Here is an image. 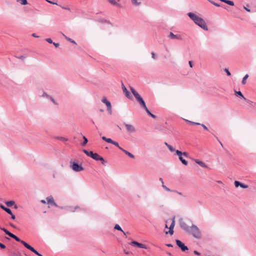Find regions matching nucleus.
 Segmentation results:
<instances>
[{
    "instance_id": "obj_21",
    "label": "nucleus",
    "mask_w": 256,
    "mask_h": 256,
    "mask_svg": "<svg viewBox=\"0 0 256 256\" xmlns=\"http://www.w3.org/2000/svg\"><path fill=\"white\" fill-rule=\"evenodd\" d=\"M102 138L106 141V142H108V143H110V144H112V142H113V140H112L111 138H106V136H102Z\"/></svg>"
},
{
    "instance_id": "obj_59",
    "label": "nucleus",
    "mask_w": 256,
    "mask_h": 256,
    "mask_svg": "<svg viewBox=\"0 0 256 256\" xmlns=\"http://www.w3.org/2000/svg\"><path fill=\"white\" fill-rule=\"evenodd\" d=\"M40 202H41L42 204H46V202L45 200H40Z\"/></svg>"
},
{
    "instance_id": "obj_15",
    "label": "nucleus",
    "mask_w": 256,
    "mask_h": 256,
    "mask_svg": "<svg viewBox=\"0 0 256 256\" xmlns=\"http://www.w3.org/2000/svg\"><path fill=\"white\" fill-rule=\"evenodd\" d=\"M108 1L112 4L120 8L122 6L118 2L120 0H108Z\"/></svg>"
},
{
    "instance_id": "obj_51",
    "label": "nucleus",
    "mask_w": 256,
    "mask_h": 256,
    "mask_svg": "<svg viewBox=\"0 0 256 256\" xmlns=\"http://www.w3.org/2000/svg\"><path fill=\"white\" fill-rule=\"evenodd\" d=\"M60 7L63 8V9H64V10H70V8L68 7H65V6H60Z\"/></svg>"
},
{
    "instance_id": "obj_45",
    "label": "nucleus",
    "mask_w": 256,
    "mask_h": 256,
    "mask_svg": "<svg viewBox=\"0 0 256 256\" xmlns=\"http://www.w3.org/2000/svg\"><path fill=\"white\" fill-rule=\"evenodd\" d=\"M50 100L53 102V104L55 105H57V102L55 101V100L51 96Z\"/></svg>"
},
{
    "instance_id": "obj_24",
    "label": "nucleus",
    "mask_w": 256,
    "mask_h": 256,
    "mask_svg": "<svg viewBox=\"0 0 256 256\" xmlns=\"http://www.w3.org/2000/svg\"><path fill=\"white\" fill-rule=\"evenodd\" d=\"M5 203L6 204V206L9 207L12 206L15 204L13 200L8 201L6 202Z\"/></svg>"
},
{
    "instance_id": "obj_49",
    "label": "nucleus",
    "mask_w": 256,
    "mask_h": 256,
    "mask_svg": "<svg viewBox=\"0 0 256 256\" xmlns=\"http://www.w3.org/2000/svg\"><path fill=\"white\" fill-rule=\"evenodd\" d=\"M182 156H184L186 157H188V154L186 152H182Z\"/></svg>"
},
{
    "instance_id": "obj_13",
    "label": "nucleus",
    "mask_w": 256,
    "mask_h": 256,
    "mask_svg": "<svg viewBox=\"0 0 256 256\" xmlns=\"http://www.w3.org/2000/svg\"><path fill=\"white\" fill-rule=\"evenodd\" d=\"M174 218H173L172 220V222L169 228V231L168 232H166V233L167 234L168 233H169L170 235H172L173 234H174Z\"/></svg>"
},
{
    "instance_id": "obj_48",
    "label": "nucleus",
    "mask_w": 256,
    "mask_h": 256,
    "mask_svg": "<svg viewBox=\"0 0 256 256\" xmlns=\"http://www.w3.org/2000/svg\"><path fill=\"white\" fill-rule=\"evenodd\" d=\"M47 2H48L50 4H56L58 5V4L56 2H53L52 1H50V0H46Z\"/></svg>"
},
{
    "instance_id": "obj_36",
    "label": "nucleus",
    "mask_w": 256,
    "mask_h": 256,
    "mask_svg": "<svg viewBox=\"0 0 256 256\" xmlns=\"http://www.w3.org/2000/svg\"><path fill=\"white\" fill-rule=\"evenodd\" d=\"M225 3L227 4H228L234 6V2L232 1L229 0H226L225 2Z\"/></svg>"
},
{
    "instance_id": "obj_23",
    "label": "nucleus",
    "mask_w": 256,
    "mask_h": 256,
    "mask_svg": "<svg viewBox=\"0 0 256 256\" xmlns=\"http://www.w3.org/2000/svg\"><path fill=\"white\" fill-rule=\"evenodd\" d=\"M114 228L115 230L122 232L124 234H126V232L123 231V230L122 229L121 227L118 224H116L114 226Z\"/></svg>"
},
{
    "instance_id": "obj_46",
    "label": "nucleus",
    "mask_w": 256,
    "mask_h": 256,
    "mask_svg": "<svg viewBox=\"0 0 256 256\" xmlns=\"http://www.w3.org/2000/svg\"><path fill=\"white\" fill-rule=\"evenodd\" d=\"M35 254L38 255V256H42L40 254L38 251H36L35 249L34 250L32 251Z\"/></svg>"
},
{
    "instance_id": "obj_42",
    "label": "nucleus",
    "mask_w": 256,
    "mask_h": 256,
    "mask_svg": "<svg viewBox=\"0 0 256 256\" xmlns=\"http://www.w3.org/2000/svg\"><path fill=\"white\" fill-rule=\"evenodd\" d=\"M162 188L166 190V191L168 192H171L172 190L169 188H168V187H166L165 185H164V184H162Z\"/></svg>"
},
{
    "instance_id": "obj_27",
    "label": "nucleus",
    "mask_w": 256,
    "mask_h": 256,
    "mask_svg": "<svg viewBox=\"0 0 256 256\" xmlns=\"http://www.w3.org/2000/svg\"><path fill=\"white\" fill-rule=\"evenodd\" d=\"M209 2L212 4H214V6H218V7H220V6H222V8H224V6H223V5H220L218 3H216L215 2H214V1H212L211 0H209Z\"/></svg>"
},
{
    "instance_id": "obj_20",
    "label": "nucleus",
    "mask_w": 256,
    "mask_h": 256,
    "mask_svg": "<svg viewBox=\"0 0 256 256\" xmlns=\"http://www.w3.org/2000/svg\"><path fill=\"white\" fill-rule=\"evenodd\" d=\"M90 154L92 155V158H93L94 160H98V158L99 156H100L99 154H98L96 153H94L93 154H91L90 153Z\"/></svg>"
},
{
    "instance_id": "obj_9",
    "label": "nucleus",
    "mask_w": 256,
    "mask_h": 256,
    "mask_svg": "<svg viewBox=\"0 0 256 256\" xmlns=\"http://www.w3.org/2000/svg\"><path fill=\"white\" fill-rule=\"evenodd\" d=\"M46 204L58 207L57 204L54 202V198L52 196L46 198Z\"/></svg>"
},
{
    "instance_id": "obj_54",
    "label": "nucleus",
    "mask_w": 256,
    "mask_h": 256,
    "mask_svg": "<svg viewBox=\"0 0 256 256\" xmlns=\"http://www.w3.org/2000/svg\"><path fill=\"white\" fill-rule=\"evenodd\" d=\"M173 192L177 193L178 194H179L180 196H182V192H178L176 190H173Z\"/></svg>"
},
{
    "instance_id": "obj_4",
    "label": "nucleus",
    "mask_w": 256,
    "mask_h": 256,
    "mask_svg": "<svg viewBox=\"0 0 256 256\" xmlns=\"http://www.w3.org/2000/svg\"><path fill=\"white\" fill-rule=\"evenodd\" d=\"M70 168L76 172H80L84 170L82 164H79L74 162H70Z\"/></svg>"
},
{
    "instance_id": "obj_63",
    "label": "nucleus",
    "mask_w": 256,
    "mask_h": 256,
    "mask_svg": "<svg viewBox=\"0 0 256 256\" xmlns=\"http://www.w3.org/2000/svg\"><path fill=\"white\" fill-rule=\"evenodd\" d=\"M186 122H190V124H194V122H191V121H190V120H186Z\"/></svg>"
},
{
    "instance_id": "obj_35",
    "label": "nucleus",
    "mask_w": 256,
    "mask_h": 256,
    "mask_svg": "<svg viewBox=\"0 0 256 256\" xmlns=\"http://www.w3.org/2000/svg\"><path fill=\"white\" fill-rule=\"evenodd\" d=\"M151 54H152V58L153 60H157L158 57V55H157V54H156L154 52H151Z\"/></svg>"
},
{
    "instance_id": "obj_52",
    "label": "nucleus",
    "mask_w": 256,
    "mask_h": 256,
    "mask_svg": "<svg viewBox=\"0 0 256 256\" xmlns=\"http://www.w3.org/2000/svg\"><path fill=\"white\" fill-rule=\"evenodd\" d=\"M0 247L2 248H6V246L4 244H2L0 242Z\"/></svg>"
},
{
    "instance_id": "obj_22",
    "label": "nucleus",
    "mask_w": 256,
    "mask_h": 256,
    "mask_svg": "<svg viewBox=\"0 0 256 256\" xmlns=\"http://www.w3.org/2000/svg\"><path fill=\"white\" fill-rule=\"evenodd\" d=\"M235 94L236 95V96H240L244 99V100H246V98L244 97V96L240 91H235Z\"/></svg>"
},
{
    "instance_id": "obj_56",
    "label": "nucleus",
    "mask_w": 256,
    "mask_h": 256,
    "mask_svg": "<svg viewBox=\"0 0 256 256\" xmlns=\"http://www.w3.org/2000/svg\"><path fill=\"white\" fill-rule=\"evenodd\" d=\"M32 36H33V37H34V38H39V36H37L35 33H33Z\"/></svg>"
},
{
    "instance_id": "obj_29",
    "label": "nucleus",
    "mask_w": 256,
    "mask_h": 256,
    "mask_svg": "<svg viewBox=\"0 0 256 256\" xmlns=\"http://www.w3.org/2000/svg\"><path fill=\"white\" fill-rule=\"evenodd\" d=\"M63 36L65 38L66 40H67L68 41L71 42L72 43H73L74 44H76V42L74 40H72V39L68 38L66 35H64V34H62Z\"/></svg>"
},
{
    "instance_id": "obj_7",
    "label": "nucleus",
    "mask_w": 256,
    "mask_h": 256,
    "mask_svg": "<svg viewBox=\"0 0 256 256\" xmlns=\"http://www.w3.org/2000/svg\"><path fill=\"white\" fill-rule=\"evenodd\" d=\"M176 154L178 156V158L182 162V163L184 164V166H187L188 164V162L186 160H184L182 158V152L180 150H176V154Z\"/></svg>"
},
{
    "instance_id": "obj_40",
    "label": "nucleus",
    "mask_w": 256,
    "mask_h": 256,
    "mask_svg": "<svg viewBox=\"0 0 256 256\" xmlns=\"http://www.w3.org/2000/svg\"><path fill=\"white\" fill-rule=\"evenodd\" d=\"M18 2H20V3L22 5H26L28 4L27 0H19Z\"/></svg>"
},
{
    "instance_id": "obj_37",
    "label": "nucleus",
    "mask_w": 256,
    "mask_h": 256,
    "mask_svg": "<svg viewBox=\"0 0 256 256\" xmlns=\"http://www.w3.org/2000/svg\"><path fill=\"white\" fill-rule=\"evenodd\" d=\"M112 144L114 145V146H116V147H118L120 150H121V148H122V147H120L119 146L118 143V142H115V141L113 140Z\"/></svg>"
},
{
    "instance_id": "obj_6",
    "label": "nucleus",
    "mask_w": 256,
    "mask_h": 256,
    "mask_svg": "<svg viewBox=\"0 0 256 256\" xmlns=\"http://www.w3.org/2000/svg\"><path fill=\"white\" fill-rule=\"evenodd\" d=\"M123 125L125 126L126 130L128 133L132 134L136 132L135 126L131 124L124 123Z\"/></svg>"
},
{
    "instance_id": "obj_33",
    "label": "nucleus",
    "mask_w": 256,
    "mask_h": 256,
    "mask_svg": "<svg viewBox=\"0 0 256 256\" xmlns=\"http://www.w3.org/2000/svg\"><path fill=\"white\" fill-rule=\"evenodd\" d=\"M248 75L246 74L245 76L243 78L242 83V84H246V80L248 78Z\"/></svg>"
},
{
    "instance_id": "obj_8",
    "label": "nucleus",
    "mask_w": 256,
    "mask_h": 256,
    "mask_svg": "<svg viewBox=\"0 0 256 256\" xmlns=\"http://www.w3.org/2000/svg\"><path fill=\"white\" fill-rule=\"evenodd\" d=\"M177 246L181 249L182 252L188 250V248L180 240H176Z\"/></svg>"
},
{
    "instance_id": "obj_41",
    "label": "nucleus",
    "mask_w": 256,
    "mask_h": 256,
    "mask_svg": "<svg viewBox=\"0 0 256 256\" xmlns=\"http://www.w3.org/2000/svg\"><path fill=\"white\" fill-rule=\"evenodd\" d=\"M42 96L44 97V98H46L50 100V98L51 97L50 96H49L46 93V92H44L42 95Z\"/></svg>"
},
{
    "instance_id": "obj_16",
    "label": "nucleus",
    "mask_w": 256,
    "mask_h": 256,
    "mask_svg": "<svg viewBox=\"0 0 256 256\" xmlns=\"http://www.w3.org/2000/svg\"><path fill=\"white\" fill-rule=\"evenodd\" d=\"M21 244H22L26 248H27L28 250H31L32 252L34 250V248L28 244L24 241L22 240V242H21Z\"/></svg>"
},
{
    "instance_id": "obj_44",
    "label": "nucleus",
    "mask_w": 256,
    "mask_h": 256,
    "mask_svg": "<svg viewBox=\"0 0 256 256\" xmlns=\"http://www.w3.org/2000/svg\"><path fill=\"white\" fill-rule=\"evenodd\" d=\"M98 160L101 161L102 164H104V158L100 156H99Z\"/></svg>"
},
{
    "instance_id": "obj_60",
    "label": "nucleus",
    "mask_w": 256,
    "mask_h": 256,
    "mask_svg": "<svg viewBox=\"0 0 256 256\" xmlns=\"http://www.w3.org/2000/svg\"><path fill=\"white\" fill-rule=\"evenodd\" d=\"M12 216V218L13 219V220H14L16 218V216L14 214H12H12H10Z\"/></svg>"
},
{
    "instance_id": "obj_53",
    "label": "nucleus",
    "mask_w": 256,
    "mask_h": 256,
    "mask_svg": "<svg viewBox=\"0 0 256 256\" xmlns=\"http://www.w3.org/2000/svg\"><path fill=\"white\" fill-rule=\"evenodd\" d=\"M52 44L55 46V47L56 48H58V46H59V44L58 43H56V42H54L52 43Z\"/></svg>"
},
{
    "instance_id": "obj_19",
    "label": "nucleus",
    "mask_w": 256,
    "mask_h": 256,
    "mask_svg": "<svg viewBox=\"0 0 256 256\" xmlns=\"http://www.w3.org/2000/svg\"><path fill=\"white\" fill-rule=\"evenodd\" d=\"M0 207L1 208H2L3 210H4V211H6V212H8V214H12V210L10 209V208H6L3 205H0Z\"/></svg>"
},
{
    "instance_id": "obj_32",
    "label": "nucleus",
    "mask_w": 256,
    "mask_h": 256,
    "mask_svg": "<svg viewBox=\"0 0 256 256\" xmlns=\"http://www.w3.org/2000/svg\"><path fill=\"white\" fill-rule=\"evenodd\" d=\"M83 152L86 154L88 156H90V157H92V155L90 154V153L93 154V152L92 151L88 152L86 150H83Z\"/></svg>"
},
{
    "instance_id": "obj_12",
    "label": "nucleus",
    "mask_w": 256,
    "mask_h": 256,
    "mask_svg": "<svg viewBox=\"0 0 256 256\" xmlns=\"http://www.w3.org/2000/svg\"><path fill=\"white\" fill-rule=\"evenodd\" d=\"M122 86L125 96L129 99H132V96H131L130 92L128 90L126 89V88L123 84H122Z\"/></svg>"
},
{
    "instance_id": "obj_2",
    "label": "nucleus",
    "mask_w": 256,
    "mask_h": 256,
    "mask_svg": "<svg viewBox=\"0 0 256 256\" xmlns=\"http://www.w3.org/2000/svg\"><path fill=\"white\" fill-rule=\"evenodd\" d=\"M187 15L194 22L204 30H208V26L204 20L198 15L193 12H188Z\"/></svg>"
},
{
    "instance_id": "obj_14",
    "label": "nucleus",
    "mask_w": 256,
    "mask_h": 256,
    "mask_svg": "<svg viewBox=\"0 0 256 256\" xmlns=\"http://www.w3.org/2000/svg\"><path fill=\"white\" fill-rule=\"evenodd\" d=\"M234 186L236 188H238V186H240L241 188H248V185L244 184L241 183L240 182L238 181H236V180L234 182Z\"/></svg>"
},
{
    "instance_id": "obj_58",
    "label": "nucleus",
    "mask_w": 256,
    "mask_h": 256,
    "mask_svg": "<svg viewBox=\"0 0 256 256\" xmlns=\"http://www.w3.org/2000/svg\"><path fill=\"white\" fill-rule=\"evenodd\" d=\"M188 64H189V65H190V68H192L193 65H192V61H189L188 62Z\"/></svg>"
},
{
    "instance_id": "obj_30",
    "label": "nucleus",
    "mask_w": 256,
    "mask_h": 256,
    "mask_svg": "<svg viewBox=\"0 0 256 256\" xmlns=\"http://www.w3.org/2000/svg\"><path fill=\"white\" fill-rule=\"evenodd\" d=\"M1 230H2L6 233V234L9 236L10 237H11L12 234H13L8 232L7 230H6L4 228H2Z\"/></svg>"
},
{
    "instance_id": "obj_62",
    "label": "nucleus",
    "mask_w": 256,
    "mask_h": 256,
    "mask_svg": "<svg viewBox=\"0 0 256 256\" xmlns=\"http://www.w3.org/2000/svg\"><path fill=\"white\" fill-rule=\"evenodd\" d=\"M159 180H160V182H162V184H164V182H163V180H162V178H160V179H159Z\"/></svg>"
},
{
    "instance_id": "obj_10",
    "label": "nucleus",
    "mask_w": 256,
    "mask_h": 256,
    "mask_svg": "<svg viewBox=\"0 0 256 256\" xmlns=\"http://www.w3.org/2000/svg\"><path fill=\"white\" fill-rule=\"evenodd\" d=\"M130 245H132V246H136L138 248H144V249H147L148 248V247L145 244H141V243H139L136 241H134V240H133L132 241L130 244Z\"/></svg>"
},
{
    "instance_id": "obj_61",
    "label": "nucleus",
    "mask_w": 256,
    "mask_h": 256,
    "mask_svg": "<svg viewBox=\"0 0 256 256\" xmlns=\"http://www.w3.org/2000/svg\"><path fill=\"white\" fill-rule=\"evenodd\" d=\"M244 8L247 11V12H250V10L246 8V7L244 6Z\"/></svg>"
},
{
    "instance_id": "obj_26",
    "label": "nucleus",
    "mask_w": 256,
    "mask_h": 256,
    "mask_svg": "<svg viewBox=\"0 0 256 256\" xmlns=\"http://www.w3.org/2000/svg\"><path fill=\"white\" fill-rule=\"evenodd\" d=\"M146 111V112H147V114L150 116L151 117H152V118H156V116L154 114H152L148 110V108L146 107V108H145L144 109Z\"/></svg>"
},
{
    "instance_id": "obj_34",
    "label": "nucleus",
    "mask_w": 256,
    "mask_h": 256,
    "mask_svg": "<svg viewBox=\"0 0 256 256\" xmlns=\"http://www.w3.org/2000/svg\"><path fill=\"white\" fill-rule=\"evenodd\" d=\"M56 138L64 142L67 141L68 140V138L62 136H57Z\"/></svg>"
},
{
    "instance_id": "obj_28",
    "label": "nucleus",
    "mask_w": 256,
    "mask_h": 256,
    "mask_svg": "<svg viewBox=\"0 0 256 256\" xmlns=\"http://www.w3.org/2000/svg\"><path fill=\"white\" fill-rule=\"evenodd\" d=\"M132 3L135 6H139L141 2L140 0H132Z\"/></svg>"
},
{
    "instance_id": "obj_18",
    "label": "nucleus",
    "mask_w": 256,
    "mask_h": 256,
    "mask_svg": "<svg viewBox=\"0 0 256 256\" xmlns=\"http://www.w3.org/2000/svg\"><path fill=\"white\" fill-rule=\"evenodd\" d=\"M121 150L122 151L130 157L132 158H134V156L133 154L128 152V151L124 150V148H121Z\"/></svg>"
},
{
    "instance_id": "obj_1",
    "label": "nucleus",
    "mask_w": 256,
    "mask_h": 256,
    "mask_svg": "<svg viewBox=\"0 0 256 256\" xmlns=\"http://www.w3.org/2000/svg\"><path fill=\"white\" fill-rule=\"evenodd\" d=\"M179 224L181 228L187 234H191L197 239L202 238L200 230L190 220H184L181 218L179 220Z\"/></svg>"
},
{
    "instance_id": "obj_31",
    "label": "nucleus",
    "mask_w": 256,
    "mask_h": 256,
    "mask_svg": "<svg viewBox=\"0 0 256 256\" xmlns=\"http://www.w3.org/2000/svg\"><path fill=\"white\" fill-rule=\"evenodd\" d=\"M11 238H14L16 240L17 242H20V243H21V242L22 241V240H20L18 236H15L14 234H12Z\"/></svg>"
},
{
    "instance_id": "obj_17",
    "label": "nucleus",
    "mask_w": 256,
    "mask_h": 256,
    "mask_svg": "<svg viewBox=\"0 0 256 256\" xmlns=\"http://www.w3.org/2000/svg\"><path fill=\"white\" fill-rule=\"evenodd\" d=\"M194 162L199 164L200 166L204 168H207L208 166L202 161L199 160H198L196 159L194 160Z\"/></svg>"
},
{
    "instance_id": "obj_57",
    "label": "nucleus",
    "mask_w": 256,
    "mask_h": 256,
    "mask_svg": "<svg viewBox=\"0 0 256 256\" xmlns=\"http://www.w3.org/2000/svg\"><path fill=\"white\" fill-rule=\"evenodd\" d=\"M201 126L204 128L206 130H208V128L204 124H202Z\"/></svg>"
},
{
    "instance_id": "obj_11",
    "label": "nucleus",
    "mask_w": 256,
    "mask_h": 256,
    "mask_svg": "<svg viewBox=\"0 0 256 256\" xmlns=\"http://www.w3.org/2000/svg\"><path fill=\"white\" fill-rule=\"evenodd\" d=\"M168 38L172 40H182V38L180 34H174L173 32H170Z\"/></svg>"
},
{
    "instance_id": "obj_38",
    "label": "nucleus",
    "mask_w": 256,
    "mask_h": 256,
    "mask_svg": "<svg viewBox=\"0 0 256 256\" xmlns=\"http://www.w3.org/2000/svg\"><path fill=\"white\" fill-rule=\"evenodd\" d=\"M83 139L84 140V142L82 144V145L84 146H85L87 144L88 140V139L84 136H83Z\"/></svg>"
},
{
    "instance_id": "obj_55",
    "label": "nucleus",
    "mask_w": 256,
    "mask_h": 256,
    "mask_svg": "<svg viewBox=\"0 0 256 256\" xmlns=\"http://www.w3.org/2000/svg\"><path fill=\"white\" fill-rule=\"evenodd\" d=\"M194 254L198 255V256H199L200 254V253L196 250H194Z\"/></svg>"
},
{
    "instance_id": "obj_5",
    "label": "nucleus",
    "mask_w": 256,
    "mask_h": 256,
    "mask_svg": "<svg viewBox=\"0 0 256 256\" xmlns=\"http://www.w3.org/2000/svg\"><path fill=\"white\" fill-rule=\"evenodd\" d=\"M102 102L107 107V110L110 114H112V106L111 103L108 101L106 96H104L102 99Z\"/></svg>"
},
{
    "instance_id": "obj_50",
    "label": "nucleus",
    "mask_w": 256,
    "mask_h": 256,
    "mask_svg": "<svg viewBox=\"0 0 256 256\" xmlns=\"http://www.w3.org/2000/svg\"><path fill=\"white\" fill-rule=\"evenodd\" d=\"M18 58L24 60L26 58V56H20L18 57Z\"/></svg>"
},
{
    "instance_id": "obj_3",
    "label": "nucleus",
    "mask_w": 256,
    "mask_h": 256,
    "mask_svg": "<svg viewBox=\"0 0 256 256\" xmlns=\"http://www.w3.org/2000/svg\"><path fill=\"white\" fill-rule=\"evenodd\" d=\"M130 90L141 107L144 109L146 108V103L140 94L133 88L130 87Z\"/></svg>"
},
{
    "instance_id": "obj_39",
    "label": "nucleus",
    "mask_w": 256,
    "mask_h": 256,
    "mask_svg": "<svg viewBox=\"0 0 256 256\" xmlns=\"http://www.w3.org/2000/svg\"><path fill=\"white\" fill-rule=\"evenodd\" d=\"M168 148L170 150V151L171 152H176V150H175V149L171 145L170 146H168Z\"/></svg>"
},
{
    "instance_id": "obj_64",
    "label": "nucleus",
    "mask_w": 256,
    "mask_h": 256,
    "mask_svg": "<svg viewBox=\"0 0 256 256\" xmlns=\"http://www.w3.org/2000/svg\"><path fill=\"white\" fill-rule=\"evenodd\" d=\"M166 246L168 247H172V245L171 244H166Z\"/></svg>"
},
{
    "instance_id": "obj_25",
    "label": "nucleus",
    "mask_w": 256,
    "mask_h": 256,
    "mask_svg": "<svg viewBox=\"0 0 256 256\" xmlns=\"http://www.w3.org/2000/svg\"><path fill=\"white\" fill-rule=\"evenodd\" d=\"M77 208H78V206H76L74 208L68 206L66 208V210L70 212H74Z\"/></svg>"
},
{
    "instance_id": "obj_43",
    "label": "nucleus",
    "mask_w": 256,
    "mask_h": 256,
    "mask_svg": "<svg viewBox=\"0 0 256 256\" xmlns=\"http://www.w3.org/2000/svg\"><path fill=\"white\" fill-rule=\"evenodd\" d=\"M46 40L48 42V43H50V44H52V43H54V42H52V40L51 38H46Z\"/></svg>"
},
{
    "instance_id": "obj_47",
    "label": "nucleus",
    "mask_w": 256,
    "mask_h": 256,
    "mask_svg": "<svg viewBox=\"0 0 256 256\" xmlns=\"http://www.w3.org/2000/svg\"><path fill=\"white\" fill-rule=\"evenodd\" d=\"M224 71L226 72V73L228 76H230L231 75L230 72H229V70L228 68H225Z\"/></svg>"
}]
</instances>
